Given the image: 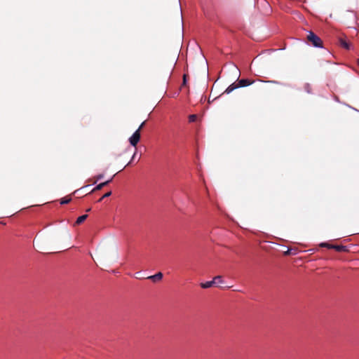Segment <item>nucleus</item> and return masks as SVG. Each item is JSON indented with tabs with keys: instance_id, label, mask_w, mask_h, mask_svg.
Returning <instances> with one entry per match:
<instances>
[{
	"instance_id": "1",
	"label": "nucleus",
	"mask_w": 359,
	"mask_h": 359,
	"mask_svg": "<svg viewBox=\"0 0 359 359\" xmlns=\"http://www.w3.org/2000/svg\"><path fill=\"white\" fill-rule=\"evenodd\" d=\"M319 247H325L329 249H334L337 252H346L348 251L346 246L342 245H332L327 243H322Z\"/></svg>"
},
{
	"instance_id": "2",
	"label": "nucleus",
	"mask_w": 359,
	"mask_h": 359,
	"mask_svg": "<svg viewBox=\"0 0 359 359\" xmlns=\"http://www.w3.org/2000/svg\"><path fill=\"white\" fill-rule=\"evenodd\" d=\"M140 140V129H137V130L135 131V133L129 138V142L132 146L136 147V145L139 142Z\"/></svg>"
},
{
	"instance_id": "3",
	"label": "nucleus",
	"mask_w": 359,
	"mask_h": 359,
	"mask_svg": "<svg viewBox=\"0 0 359 359\" xmlns=\"http://www.w3.org/2000/svg\"><path fill=\"white\" fill-rule=\"evenodd\" d=\"M253 82L254 81H252L249 79H242L238 80V83L237 85L238 87H246L253 83Z\"/></svg>"
},
{
	"instance_id": "4",
	"label": "nucleus",
	"mask_w": 359,
	"mask_h": 359,
	"mask_svg": "<svg viewBox=\"0 0 359 359\" xmlns=\"http://www.w3.org/2000/svg\"><path fill=\"white\" fill-rule=\"evenodd\" d=\"M163 278V273L161 272H158L155 275L151 276L149 277V279L152 280L153 281L159 280Z\"/></svg>"
},
{
	"instance_id": "5",
	"label": "nucleus",
	"mask_w": 359,
	"mask_h": 359,
	"mask_svg": "<svg viewBox=\"0 0 359 359\" xmlns=\"http://www.w3.org/2000/svg\"><path fill=\"white\" fill-rule=\"evenodd\" d=\"M339 43H340V45L344 47V48H346V50H349L350 49V44L346 42V40H344V39H339Z\"/></svg>"
},
{
	"instance_id": "6",
	"label": "nucleus",
	"mask_w": 359,
	"mask_h": 359,
	"mask_svg": "<svg viewBox=\"0 0 359 359\" xmlns=\"http://www.w3.org/2000/svg\"><path fill=\"white\" fill-rule=\"evenodd\" d=\"M237 88H238V85L232 83L225 90L224 93L229 94L231 93L233 90L236 89Z\"/></svg>"
},
{
	"instance_id": "7",
	"label": "nucleus",
	"mask_w": 359,
	"mask_h": 359,
	"mask_svg": "<svg viewBox=\"0 0 359 359\" xmlns=\"http://www.w3.org/2000/svg\"><path fill=\"white\" fill-rule=\"evenodd\" d=\"M213 285H215V284H214V281L212 280L210 281H206L205 283H202L201 284V286L203 288H209V287H212Z\"/></svg>"
},
{
	"instance_id": "8",
	"label": "nucleus",
	"mask_w": 359,
	"mask_h": 359,
	"mask_svg": "<svg viewBox=\"0 0 359 359\" xmlns=\"http://www.w3.org/2000/svg\"><path fill=\"white\" fill-rule=\"evenodd\" d=\"M88 215H83L81 216H79L77 219H76V224H81L82 222H83L86 218H87Z\"/></svg>"
},
{
	"instance_id": "9",
	"label": "nucleus",
	"mask_w": 359,
	"mask_h": 359,
	"mask_svg": "<svg viewBox=\"0 0 359 359\" xmlns=\"http://www.w3.org/2000/svg\"><path fill=\"white\" fill-rule=\"evenodd\" d=\"M213 281H214V284L215 285H219V284L223 283L222 277L220 276H215L213 278Z\"/></svg>"
},
{
	"instance_id": "10",
	"label": "nucleus",
	"mask_w": 359,
	"mask_h": 359,
	"mask_svg": "<svg viewBox=\"0 0 359 359\" xmlns=\"http://www.w3.org/2000/svg\"><path fill=\"white\" fill-rule=\"evenodd\" d=\"M111 181V179H110V180H107V181L104 182H102V183H100V184H97V185L95 187L94 190H100V189H101L104 186L107 185V184L108 183H109Z\"/></svg>"
},
{
	"instance_id": "11",
	"label": "nucleus",
	"mask_w": 359,
	"mask_h": 359,
	"mask_svg": "<svg viewBox=\"0 0 359 359\" xmlns=\"http://www.w3.org/2000/svg\"><path fill=\"white\" fill-rule=\"evenodd\" d=\"M307 39L309 41H311L314 45V33L312 31L309 32V35L307 36Z\"/></svg>"
},
{
	"instance_id": "12",
	"label": "nucleus",
	"mask_w": 359,
	"mask_h": 359,
	"mask_svg": "<svg viewBox=\"0 0 359 359\" xmlns=\"http://www.w3.org/2000/svg\"><path fill=\"white\" fill-rule=\"evenodd\" d=\"M316 47L322 48L323 47V41L322 40L316 35Z\"/></svg>"
},
{
	"instance_id": "13",
	"label": "nucleus",
	"mask_w": 359,
	"mask_h": 359,
	"mask_svg": "<svg viewBox=\"0 0 359 359\" xmlns=\"http://www.w3.org/2000/svg\"><path fill=\"white\" fill-rule=\"evenodd\" d=\"M70 201H71V198L65 197V198H62V199H61V201H60V204H62V205L67 204V203H69Z\"/></svg>"
},
{
	"instance_id": "14",
	"label": "nucleus",
	"mask_w": 359,
	"mask_h": 359,
	"mask_svg": "<svg viewBox=\"0 0 359 359\" xmlns=\"http://www.w3.org/2000/svg\"><path fill=\"white\" fill-rule=\"evenodd\" d=\"M197 118V116L195 114H191L189 116V122H194Z\"/></svg>"
},
{
	"instance_id": "15",
	"label": "nucleus",
	"mask_w": 359,
	"mask_h": 359,
	"mask_svg": "<svg viewBox=\"0 0 359 359\" xmlns=\"http://www.w3.org/2000/svg\"><path fill=\"white\" fill-rule=\"evenodd\" d=\"M111 191L106 193L105 194L103 195V196L101 198L99 199V202L101 201L104 198L109 197V196H111Z\"/></svg>"
},
{
	"instance_id": "16",
	"label": "nucleus",
	"mask_w": 359,
	"mask_h": 359,
	"mask_svg": "<svg viewBox=\"0 0 359 359\" xmlns=\"http://www.w3.org/2000/svg\"><path fill=\"white\" fill-rule=\"evenodd\" d=\"M305 89L309 93H311V88L309 84L306 85Z\"/></svg>"
},
{
	"instance_id": "17",
	"label": "nucleus",
	"mask_w": 359,
	"mask_h": 359,
	"mask_svg": "<svg viewBox=\"0 0 359 359\" xmlns=\"http://www.w3.org/2000/svg\"><path fill=\"white\" fill-rule=\"evenodd\" d=\"M144 123H145L144 121V122H142V123H141V125L140 126V127L137 128V129H140V131L141 130V129H142V127L144 126Z\"/></svg>"
},
{
	"instance_id": "18",
	"label": "nucleus",
	"mask_w": 359,
	"mask_h": 359,
	"mask_svg": "<svg viewBox=\"0 0 359 359\" xmlns=\"http://www.w3.org/2000/svg\"><path fill=\"white\" fill-rule=\"evenodd\" d=\"M262 3L264 6H269V4H268L266 1H265L262 0Z\"/></svg>"
},
{
	"instance_id": "19",
	"label": "nucleus",
	"mask_w": 359,
	"mask_h": 359,
	"mask_svg": "<svg viewBox=\"0 0 359 359\" xmlns=\"http://www.w3.org/2000/svg\"><path fill=\"white\" fill-rule=\"evenodd\" d=\"M325 53H326L327 57L330 58L331 57L330 53L328 50H325Z\"/></svg>"
},
{
	"instance_id": "20",
	"label": "nucleus",
	"mask_w": 359,
	"mask_h": 359,
	"mask_svg": "<svg viewBox=\"0 0 359 359\" xmlns=\"http://www.w3.org/2000/svg\"><path fill=\"white\" fill-rule=\"evenodd\" d=\"M290 250H288L287 251L286 254H290Z\"/></svg>"
},
{
	"instance_id": "21",
	"label": "nucleus",
	"mask_w": 359,
	"mask_h": 359,
	"mask_svg": "<svg viewBox=\"0 0 359 359\" xmlns=\"http://www.w3.org/2000/svg\"><path fill=\"white\" fill-rule=\"evenodd\" d=\"M357 63H358V65H359V59H358V60H357Z\"/></svg>"
},
{
	"instance_id": "22",
	"label": "nucleus",
	"mask_w": 359,
	"mask_h": 359,
	"mask_svg": "<svg viewBox=\"0 0 359 359\" xmlns=\"http://www.w3.org/2000/svg\"><path fill=\"white\" fill-rule=\"evenodd\" d=\"M100 178H102V175H100V176L98 177V179H100Z\"/></svg>"
}]
</instances>
